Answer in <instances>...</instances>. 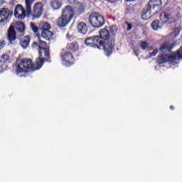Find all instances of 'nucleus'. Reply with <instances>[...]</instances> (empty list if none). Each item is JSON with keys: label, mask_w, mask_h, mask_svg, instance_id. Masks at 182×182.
I'll return each instance as SVG.
<instances>
[{"label": "nucleus", "mask_w": 182, "mask_h": 182, "mask_svg": "<svg viewBox=\"0 0 182 182\" xmlns=\"http://www.w3.org/2000/svg\"><path fill=\"white\" fill-rule=\"evenodd\" d=\"M33 48H38L39 57L36 60V64L31 59H24L21 60L17 66V73H25V72H35L39 70L43 66V58L42 53H44L46 58H49V49L45 41L41 40L38 42H34Z\"/></svg>", "instance_id": "1"}, {"label": "nucleus", "mask_w": 182, "mask_h": 182, "mask_svg": "<svg viewBox=\"0 0 182 182\" xmlns=\"http://www.w3.org/2000/svg\"><path fill=\"white\" fill-rule=\"evenodd\" d=\"M100 41H102V49L105 51L106 56H110L113 53L114 48V38L110 36L109 31L106 28L100 30Z\"/></svg>", "instance_id": "2"}, {"label": "nucleus", "mask_w": 182, "mask_h": 182, "mask_svg": "<svg viewBox=\"0 0 182 182\" xmlns=\"http://www.w3.org/2000/svg\"><path fill=\"white\" fill-rule=\"evenodd\" d=\"M180 59H182V48H180L176 53L162 54L159 56L158 60L159 63L168 62L171 66H176Z\"/></svg>", "instance_id": "3"}, {"label": "nucleus", "mask_w": 182, "mask_h": 182, "mask_svg": "<svg viewBox=\"0 0 182 182\" xmlns=\"http://www.w3.org/2000/svg\"><path fill=\"white\" fill-rule=\"evenodd\" d=\"M89 22L93 28H102L105 25V17L99 13H92L90 15Z\"/></svg>", "instance_id": "4"}, {"label": "nucleus", "mask_w": 182, "mask_h": 182, "mask_svg": "<svg viewBox=\"0 0 182 182\" xmlns=\"http://www.w3.org/2000/svg\"><path fill=\"white\" fill-rule=\"evenodd\" d=\"M85 43L87 46H90L91 48H98V49H103L102 48V41H100V37L99 36L87 38L85 40Z\"/></svg>", "instance_id": "5"}, {"label": "nucleus", "mask_w": 182, "mask_h": 182, "mask_svg": "<svg viewBox=\"0 0 182 182\" xmlns=\"http://www.w3.org/2000/svg\"><path fill=\"white\" fill-rule=\"evenodd\" d=\"M62 64L64 66H72L73 65V55L69 52H64L61 53Z\"/></svg>", "instance_id": "6"}, {"label": "nucleus", "mask_w": 182, "mask_h": 182, "mask_svg": "<svg viewBox=\"0 0 182 182\" xmlns=\"http://www.w3.org/2000/svg\"><path fill=\"white\" fill-rule=\"evenodd\" d=\"M43 12V4L41 2L36 3L33 6V16L36 19L39 18L42 16V13Z\"/></svg>", "instance_id": "7"}, {"label": "nucleus", "mask_w": 182, "mask_h": 182, "mask_svg": "<svg viewBox=\"0 0 182 182\" xmlns=\"http://www.w3.org/2000/svg\"><path fill=\"white\" fill-rule=\"evenodd\" d=\"M63 16L68 18V21H72L73 19V16L76 15V13H75L73 8L70 6H67L63 10Z\"/></svg>", "instance_id": "8"}, {"label": "nucleus", "mask_w": 182, "mask_h": 182, "mask_svg": "<svg viewBox=\"0 0 182 182\" xmlns=\"http://www.w3.org/2000/svg\"><path fill=\"white\" fill-rule=\"evenodd\" d=\"M14 16L18 19H25L26 14H25V9L20 4L17 5L14 11Z\"/></svg>", "instance_id": "9"}, {"label": "nucleus", "mask_w": 182, "mask_h": 182, "mask_svg": "<svg viewBox=\"0 0 182 182\" xmlns=\"http://www.w3.org/2000/svg\"><path fill=\"white\" fill-rule=\"evenodd\" d=\"M12 11H9L7 8H2L0 9V18L3 20V22L8 21L11 16H12Z\"/></svg>", "instance_id": "10"}, {"label": "nucleus", "mask_w": 182, "mask_h": 182, "mask_svg": "<svg viewBox=\"0 0 182 182\" xmlns=\"http://www.w3.org/2000/svg\"><path fill=\"white\" fill-rule=\"evenodd\" d=\"M85 4L80 3V2H76L74 4V6L73 8L74 12L75 13V15H80L85 12Z\"/></svg>", "instance_id": "11"}, {"label": "nucleus", "mask_w": 182, "mask_h": 182, "mask_svg": "<svg viewBox=\"0 0 182 182\" xmlns=\"http://www.w3.org/2000/svg\"><path fill=\"white\" fill-rule=\"evenodd\" d=\"M8 39L10 43H12L16 40V32L15 31V27L11 26L8 31Z\"/></svg>", "instance_id": "12"}, {"label": "nucleus", "mask_w": 182, "mask_h": 182, "mask_svg": "<svg viewBox=\"0 0 182 182\" xmlns=\"http://www.w3.org/2000/svg\"><path fill=\"white\" fill-rule=\"evenodd\" d=\"M15 28L18 31V33H20L18 35L19 36H23V35H25V24L23 23V22H16Z\"/></svg>", "instance_id": "13"}, {"label": "nucleus", "mask_w": 182, "mask_h": 182, "mask_svg": "<svg viewBox=\"0 0 182 182\" xmlns=\"http://www.w3.org/2000/svg\"><path fill=\"white\" fill-rule=\"evenodd\" d=\"M77 29L78 33H81V35H86V33H87V26L83 22L77 23Z\"/></svg>", "instance_id": "14"}, {"label": "nucleus", "mask_w": 182, "mask_h": 182, "mask_svg": "<svg viewBox=\"0 0 182 182\" xmlns=\"http://www.w3.org/2000/svg\"><path fill=\"white\" fill-rule=\"evenodd\" d=\"M70 22V20H68V17H65L62 14L61 17H60L58 19L57 24L60 28H64V26H66L67 25H68Z\"/></svg>", "instance_id": "15"}, {"label": "nucleus", "mask_w": 182, "mask_h": 182, "mask_svg": "<svg viewBox=\"0 0 182 182\" xmlns=\"http://www.w3.org/2000/svg\"><path fill=\"white\" fill-rule=\"evenodd\" d=\"M41 36L46 41H52L53 39V33L50 30H43L41 32Z\"/></svg>", "instance_id": "16"}, {"label": "nucleus", "mask_w": 182, "mask_h": 182, "mask_svg": "<svg viewBox=\"0 0 182 182\" xmlns=\"http://www.w3.org/2000/svg\"><path fill=\"white\" fill-rule=\"evenodd\" d=\"M160 19L164 21V22H168V23H171V22H174V19L171 18L170 14L166 12H162L160 14Z\"/></svg>", "instance_id": "17"}, {"label": "nucleus", "mask_w": 182, "mask_h": 182, "mask_svg": "<svg viewBox=\"0 0 182 182\" xmlns=\"http://www.w3.org/2000/svg\"><path fill=\"white\" fill-rule=\"evenodd\" d=\"M31 42V37L29 36H26L25 37L22 38L20 41V45L21 48L23 49H27L29 48V43Z\"/></svg>", "instance_id": "18"}, {"label": "nucleus", "mask_w": 182, "mask_h": 182, "mask_svg": "<svg viewBox=\"0 0 182 182\" xmlns=\"http://www.w3.org/2000/svg\"><path fill=\"white\" fill-rule=\"evenodd\" d=\"M51 7L54 11H56L58 9H60L62 6V1L59 0H51Z\"/></svg>", "instance_id": "19"}, {"label": "nucleus", "mask_w": 182, "mask_h": 182, "mask_svg": "<svg viewBox=\"0 0 182 182\" xmlns=\"http://www.w3.org/2000/svg\"><path fill=\"white\" fill-rule=\"evenodd\" d=\"M66 48L73 52H76L79 49V45L76 42L70 43L67 45Z\"/></svg>", "instance_id": "20"}, {"label": "nucleus", "mask_w": 182, "mask_h": 182, "mask_svg": "<svg viewBox=\"0 0 182 182\" xmlns=\"http://www.w3.org/2000/svg\"><path fill=\"white\" fill-rule=\"evenodd\" d=\"M39 28L43 29V31H50V29L51 28L50 24L45 21H41L39 23Z\"/></svg>", "instance_id": "21"}, {"label": "nucleus", "mask_w": 182, "mask_h": 182, "mask_svg": "<svg viewBox=\"0 0 182 182\" xmlns=\"http://www.w3.org/2000/svg\"><path fill=\"white\" fill-rule=\"evenodd\" d=\"M35 2V0H26V8L28 14H31L32 11V4Z\"/></svg>", "instance_id": "22"}, {"label": "nucleus", "mask_w": 182, "mask_h": 182, "mask_svg": "<svg viewBox=\"0 0 182 182\" xmlns=\"http://www.w3.org/2000/svg\"><path fill=\"white\" fill-rule=\"evenodd\" d=\"M141 17L144 21H147V19H150V18H151V10L150 9L146 10V12L142 14Z\"/></svg>", "instance_id": "23"}, {"label": "nucleus", "mask_w": 182, "mask_h": 182, "mask_svg": "<svg viewBox=\"0 0 182 182\" xmlns=\"http://www.w3.org/2000/svg\"><path fill=\"white\" fill-rule=\"evenodd\" d=\"M151 4H154V6H161V0H149V6H151Z\"/></svg>", "instance_id": "24"}, {"label": "nucleus", "mask_w": 182, "mask_h": 182, "mask_svg": "<svg viewBox=\"0 0 182 182\" xmlns=\"http://www.w3.org/2000/svg\"><path fill=\"white\" fill-rule=\"evenodd\" d=\"M159 23H160V21H159V20H155L151 23V28L154 31H157V29H160V26H159Z\"/></svg>", "instance_id": "25"}, {"label": "nucleus", "mask_w": 182, "mask_h": 182, "mask_svg": "<svg viewBox=\"0 0 182 182\" xmlns=\"http://www.w3.org/2000/svg\"><path fill=\"white\" fill-rule=\"evenodd\" d=\"M110 33H112V38H114V35H116V33L117 32V26H112L109 28Z\"/></svg>", "instance_id": "26"}, {"label": "nucleus", "mask_w": 182, "mask_h": 182, "mask_svg": "<svg viewBox=\"0 0 182 182\" xmlns=\"http://www.w3.org/2000/svg\"><path fill=\"white\" fill-rule=\"evenodd\" d=\"M159 50L161 52H169L170 47L167 46V44L164 43V45L161 46Z\"/></svg>", "instance_id": "27"}, {"label": "nucleus", "mask_w": 182, "mask_h": 182, "mask_svg": "<svg viewBox=\"0 0 182 182\" xmlns=\"http://www.w3.org/2000/svg\"><path fill=\"white\" fill-rule=\"evenodd\" d=\"M140 48L144 50L149 48V43L146 41H141L140 44Z\"/></svg>", "instance_id": "28"}, {"label": "nucleus", "mask_w": 182, "mask_h": 182, "mask_svg": "<svg viewBox=\"0 0 182 182\" xmlns=\"http://www.w3.org/2000/svg\"><path fill=\"white\" fill-rule=\"evenodd\" d=\"M33 32H34L35 33H36V32H38V31H39V28H38V26H36V25H35V23H31L30 25Z\"/></svg>", "instance_id": "29"}, {"label": "nucleus", "mask_w": 182, "mask_h": 182, "mask_svg": "<svg viewBox=\"0 0 182 182\" xmlns=\"http://www.w3.org/2000/svg\"><path fill=\"white\" fill-rule=\"evenodd\" d=\"M8 60H9V56H8V55L6 54L3 55V56L1 57V61L5 63L8 62Z\"/></svg>", "instance_id": "30"}, {"label": "nucleus", "mask_w": 182, "mask_h": 182, "mask_svg": "<svg viewBox=\"0 0 182 182\" xmlns=\"http://www.w3.org/2000/svg\"><path fill=\"white\" fill-rule=\"evenodd\" d=\"M158 53H159L158 49L154 50V51L152 53H151V54H150V58H152V56H156Z\"/></svg>", "instance_id": "31"}, {"label": "nucleus", "mask_w": 182, "mask_h": 182, "mask_svg": "<svg viewBox=\"0 0 182 182\" xmlns=\"http://www.w3.org/2000/svg\"><path fill=\"white\" fill-rule=\"evenodd\" d=\"M173 33H175V36H177V35H178V33H180V29L179 28H175Z\"/></svg>", "instance_id": "32"}, {"label": "nucleus", "mask_w": 182, "mask_h": 182, "mask_svg": "<svg viewBox=\"0 0 182 182\" xmlns=\"http://www.w3.org/2000/svg\"><path fill=\"white\" fill-rule=\"evenodd\" d=\"M4 46H5V41H0V49H2V48H4Z\"/></svg>", "instance_id": "33"}, {"label": "nucleus", "mask_w": 182, "mask_h": 182, "mask_svg": "<svg viewBox=\"0 0 182 182\" xmlns=\"http://www.w3.org/2000/svg\"><path fill=\"white\" fill-rule=\"evenodd\" d=\"M69 4H77V1L76 0H68Z\"/></svg>", "instance_id": "34"}, {"label": "nucleus", "mask_w": 182, "mask_h": 182, "mask_svg": "<svg viewBox=\"0 0 182 182\" xmlns=\"http://www.w3.org/2000/svg\"><path fill=\"white\" fill-rule=\"evenodd\" d=\"M107 2H110V4H114L117 2V0H107Z\"/></svg>", "instance_id": "35"}, {"label": "nucleus", "mask_w": 182, "mask_h": 182, "mask_svg": "<svg viewBox=\"0 0 182 182\" xmlns=\"http://www.w3.org/2000/svg\"><path fill=\"white\" fill-rule=\"evenodd\" d=\"M127 31H132V24L127 23Z\"/></svg>", "instance_id": "36"}, {"label": "nucleus", "mask_w": 182, "mask_h": 182, "mask_svg": "<svg viewBox=\"0 0 182 182\" xmlns=\"http://www.w3.org/2000/svg\"><path fill=\"white\" fill-rule=\"evenodd\" d=\"M5 0H0V8L1 6H2V5H4L5 4Z\"/></svg>", "instance_id": "37"}, {"label": "nucleus", "mask_w": 182, "mask_h": 182, "mask_svg": "<svg viewBox=\"0 0 182 182\" xmlns=\"http://www.w3.org/2000/svg\"><path fill=\"white\" fill-rule=\"evenodd\" d=\"M127 2H134L136 0H127Z\"/></svg>", "instance_id": "38"}, {"label": "nucleus", "mask_w": 182, "mask_h": 182, "mask_svg": "<svg viewBox=\"0 0 182 182\" xmlns=\"http://www.w3.org/2000/svg\"><path fill=\"white\" fill-rule=\"evenodd\" d=\"M71 36L69 34V33L67 34V38H70Z\"/></svg>", "instance_id": "39"}]
</instances>
